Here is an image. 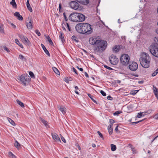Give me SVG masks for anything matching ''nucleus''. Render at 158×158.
Returning <instances> with one entry per match:
<instances>
[{"mask_svg": "<svg viewBox=\"0 0 158 158\" xmlns=\"http://www.w3.org/2000/svg\"><path fill=\"white\" fill-rule=\"evenodd\" d=\"M89 42L90 44L95 45L94 51L97 53L102 52L104 51L106 49L107 44L106 41L95 37L90 38Z\"/></svg>", "mask_w": 158, "mask_h": 158, "instance_id": "obj_1", "label": "nucleus"}, {"mask_svg": "<svg viewBox=\"0 0 158 158\" xmlns=\"http://www.w3.org/2000/svg\"><path fill=\"white\" fill-rule=\"evenodd\" d=\"M77 31L82 34H90L93 32L91 25L87 23H81L76 26Z\"/></svg>", "mask_w": 158, "mask_h": 158, "instance_id": "obj_2", "label": "nucleus"}, {"mask_svg": "<svg viewBox=\"0 0 158 158\" xmlns=\"http://www.w3.org/2000/svg\"><path fill=\"white\" fill-rule=\"evenodd\" d=\"M150 60L151 58L148 54L145 52L142 53L141 56L139 58L141 65L145 68H147L149 67Z\"/></svg>", "mask_w": 158, "mask_h": 158, "instance_id": "obj_3", "label": "nucleus"}, {"mask_svg": "<svg viewBox=\"0 0 158 158\" xmlns=\"http://www.w3.org/2000/svg\"><path fill=\"white\" fill-rule=\"evenodd\" d=\"M130 58L129 56L126 54L122 55L120 58V62L122 64L127 65L129 63Z\"/></svg>", "mask_w": 158, "mask_h": 158, "instance_id": "obj_4", "label": "nucleus"}, {"mask_svg": "<svg viewBox=\"0 0 158 158\" xmlns=\"http://www.w3.org/2000/svg\"><path fill=\"white\" fill-rule=\"evenodd\" d=\"M30 78L29 76L27 74H24L22 75L19 77V80L23 85L26 86Z\"/></svg>", "mask_w": 158, "mask_h": 158, "instance_id": "obj_5", "label": "nucleus"}, {"mask_svg": "<svg viewBox=\"0 0 158 158\" xmlns=\"http://www.w3.org/2000/svg\"><path fill=\"white\" fill-rule=\"evenodd\" d=\"M149 51L153 56L158 57V47L152 45L150 47Z\"/></svg>", "mask_w": 158, "mask_h": 158, "instance_id": "obj_6", "label": "nucleus"}, {"mask_svg": "<svg viewBox=\"0 0 158 158\" xmlns=\"http://www.w3.org/2000/svg\"><path fill=\"white\" fill-rule=\"evenodd\" d=\"M109 59L110 63L113 64H116L118 62V59L117 58L116 56L112 55L109 58Z\"/></svg>", "mask_w": 158, "mask_h": 158, "instance_id": "obj_7", "label": "nucleus"}, {"mask_svg": "<svg viewBox=\"0 0 158 158\" xmlns=\"http://www.w3.org/2000/svg\"><path fill=\"white\" fill-rule=\"evenodd\" d=\"M78 13H73L71 14L69 17V19L72 21L77 22L78 20Z\"/></svg>", "mask_w": 158, "mask_h": 158, "instance_id": "obj_8", "label": "nucleus"}, {"mask_svg": "<svg viewBox=\"0 0 158 158\" xmlns=\"http://www.w3.org/2000/svg\"><path fill=\"white\" fill-rule=\"evenodd\" d=\"M69 6L72 9L75 10L78 9L79 7L78 3L76 1H71L69 3Z\"/></svg>", "mask_w": 158, "mask_h": 158, "instance_id": "obj_9", "label": "nucleus"}, {"mask_svg": "<svg viewBox=\"0 0 158 158\" xmlns=\"http://www.w3.org/2000/svg\"><path fill=\"white\" fill-rule=\"evenodd\" d=\"M129 67L131 70L135 71L138 69V65L136 62H133L129 65Z\"/></svg>", "mask_w": 158, "mask_h": 158, "instance_id": "obj_10", "label": "nucleus"}, {"mask_svg": "<svg viewBox=\"0 0 158 158\" xmlns=\"http://www.w3.org/2000/svg\"><path fill=\"white\" fill-rule=\"evenodd\" d=\"M52 139L56 142H61L60 139L57 134L55 133H52L51 134Z\"/></svg>", "mask_w": 158, "mask_h": 158, "instance_id": "obj_11", "label": "nucleus"}, {"mask_svg": "<svg viewBox=\"0 0 158 158\" xmlns=\"http://www.w3.org/2000/svg\"><path fill=\"white\" fill-rule=\"evenodd\" d=\"M77 15V18L78 19L77 21V22H83L85 20V16L83 14L78 13Z\"/></svg>", "mask_w": 158, "mask_h": 158, "instance_id": "obj_12", "label": "nucleus"}, {"mask_svg": "<svg viewBox=\"0 0 158 158\" xmlns=\"http://www.w3.org/2000/svg\"><path fill=\"white\" fill-rule=\"evenodd\" d=\"M58 110H60L63 114H65L66 113V108L63 106H58Z\"/></svg>", "mask_w": 158, "mask_h": 158, "instance_id": "obj_13", "label": "nucleus"}, {"mask_svg": "<svg viewBox=\"0 0 158 158\" xmlns=\"http://www.w3.org/2000/svg\"><path fill=\"white\" fill-rule=\"evenodd\" d=\"M14 15L15 16L17 19L20 20H22L23 19V17L18 12H15L14 14Z\"/></svg>", "mask_w": 158, "mask_h": 158, "instance_id": "obj_14", "label": "nucleus"}, {"mask_svg": "<svg viewBox=\"0 0 158 158\" xmlns=\"http://www.w3.org/2000/svg\"><path fill=\"white\" fill-rule=\"evenodd\" d=\"M41 46L45 53L48 56H50V53L48 51L47 49L45 46L43 44H41Z\"/></svg>", "mask_w": 158, "mask_h": 158, "instance_id": "obj_15", "label": "nucleus"}, {"mask_svg": "<svg viewBox=\"0 0 158 158\" xmlns=\"http://www.w3.org/2000/svg\"><path fill=\"white\" fill-rule=\"evenodd\" d=\"M153 92L156 96V98L158 99V89L154 86H153Z\"/></svg>", "mask_w": 158, "mask_h": 158, "instance_id": "obj_16", "label": "nucleus"}, {"mask_svg": "<svg viewBox=\"0 0 158 158\" xmlns=\"http://www.w3.org/2000/svg\"><path fill=\"white\" fill-rule=\"evenodd\" d=\"M26 25L27 28L28 29H31L32 28V24L31 23V21H29L28 23H27Z\"/></svg>", "mask_w": 158, "mask_h": 158, "instance_id": "obj_17", "label": "nucleus"}, {"mask_svg": "<svg viewBox=\"0 0 158 158\" xmlns=\"http://www.w3.org/2000/svg\"><path fill=\"white\" fill-rule=\"evenodd\" d=\"M40 119L42 122L44 124V126L48 128L49 127V125L48 124V122L46 121L45 120L41 118H40Z\"/></svg>", "mask_w": 158, "mask_h": 158, "instance_id": "obj_18", "label": "nucleus"}, {"mask_svg": "<svg viewBox=\"0 0 158 158\" xmlns=\"http://www.w3.org/2000/svg\"><path fill=\"white\" fill-rule=\"evenodd\" d=\"M120 48V47L119 46H115L114 48H113V50L114 52H118Z\"/></svg>", "mask_w": 158, "mask_h": 158, "instance_id": "obj_19", "label": "nucleus"}, {"mask_svg": "<svg viewBox=\"0 0 158 158\" xmlns=\"http://www.w3.org/2000/svg\"><path fill=\"white\" fill-rule=\"evenodd\" d=\"M14 145L18 149H19L21 148V145L16 140H15V143Z\"/></svg>", "mask_w": 158, "mask_h": 158, "instance_id": "obj_20", "label": "nucleus"}, {"mask_svg": "<svg viewBox=\"0 0 158 158\" xmlns=\"http://www.w3.org/2000/svg\"><path fill=\"white\" fill-rule=\"evenodd\" d=\"M108 130L109 132V134L110 135L113 132L112 126L111 125H110L108 127Z\"/></svg>", "mask_w": 158, "mask_h": 158, "instance_id": "obj_21", "label": "nucleus"}, {"mask_svg": "<svg viewBox=\"0 0 158 158\" xmlns=\"http://www.w3.org/2000/svg\"><path fill=\"white\" fill-rule=\"evenodd\" d=\"M27 6L30 12H32V9L31 7L29 0H27Z\"/></svg>", "mask_w": 158, "mask_h": 158, "instance_id": "obj_22", "label": "nucleus"}, {"mask_svg": "<svg viewBox=\"0 0 158 158\" xmlns=\"http://www.w3.org/2000/svg\"><path fill=\"white\" fill-rule=\"evenodd\" d=\"M7 119L9 122L13 126H15V124L14 122L9 118H7Z\"/></svg>", "mask_w": 158, "mask_h": 158, "instance_id": "obj_23", "label": "nucleus"}, {"mask_svg": "<svg viewBox=\"0 0 158 158\" xmlns=\"http://www.w3.org/2000/svg\"><path fill=\"white\" fill-rule=\"evenodd\" d=\"M15 42L16 44H18L21 48H23V45L21 44L20 43V42L19 41V40L17 39H16L15 40Z\"/></svg>", "mask_w": 158, "mask_h": 158, "instance_id": "obj_24", "label": "nucleus"}, {"mask_svg": "<svg viewBox=\"0 0 158 158\" xmlns=\"http://www.w3.org/2000/svg\"><path fill=\"white\" fill-rule=\"evenodd\" d=\"M81 1L80 3L84 5H87L89 2V0H81Z\"/></svg>", "mask_w": 158, "mask_h": 158, "instance_id": "obj_25", "label": "nucleus"}, {"mask_svg": "<svg viewBox=\"0 0 158 158\" xmlns=\"http://www.w3.org/2000/svg\"><path fill=\"white\" fill-rule=\"evenodd\" d=\"M52 69L54 71V72L56 73V74L59 75H60V73L58 69L56 68L55 67H52Z\"/></svg>", "mask_w": 158, "mask_h": 158, "instance_id": "obj_26", "label": "nucleus"}, {"mask_svg": "<svg viewBox=\"0 0 158 158\" xmlns=\"http://www.w3.org/2000/svg\"><path fill=\"white\" fill-rule=\"evenodd\" d=\"M23 42L24 44L27 45H29L30 43V42L28 39L27 37L26 38H25V39L23 41Z\"/></svg>", "mask_w": 158, "mask_h": 158, "instance_id": "obj_27", "label": "nucleus"}, {"mask_svg": "<svg viewBox=\"0 0 158 158\" xmlns=\"http://www.w3.org/2000/svg\"><path fill=\"white\" fill-rule=\"evenodd\" d=\"M111 149L112 151H114L116 150V147L115 145L111 144L110 145Z\"/></svg>", "mask_w": 158, "mask_h": 158, "instance_id": "obj_28", "label": "nucleus"}, {"mask_svg": "<svg viewBox=\"0 0 158 158\" xmlns=\"http://www.w3.org/2000/svg\"><path fill=\"white\" fill-rule=\"evenodd\" d=\"M59 38L61 39V41L62 43H63L64 41V37L62 33L61 32H60V35L59 36Z\"/></svg>", "mask_w": 158, "mask_h": 158, "instance_id": "obj_29", "label": "nucleus"}, {"mask_svg": "<svg viewBox=\"0 0 158 158\" xmlns=\"http://www.w3.org/2000/svg\"><path fill=\"white\" fill-rule=\"evenodd\" d=\"M17 103L22 107H24V106L23 103L18 100H16Z\"/></svg>", "mask_w": 158, "mask_h": 158, "instance_id": "obj_30", "label": "nucleus"}, {"mask_svg": "<svg viewBox=\"0 0 158 158\" xmlns=\"http://www.w3.org/2000/svg\"><path fill=\"white\" fill-rule=\"evenodd\" d=\"M0 33H4V28L3 25L0 23Z\"/></svg>", "mask_w": 158, "mask_h": 158, "instance_id": "obj_31", "label": "nucleus"}, {"mask_svg": "<svg viewBox=\"0 0 158 158\" xmlns=\"http://www.w3.org/2000/svg\"><path fill=\"white\" fill-rule=\"evenodd\" d=\"M8 155L11 158H16V156L10 152H8Z\"/></svg>", "mask_w": 158, "mask_h": 158, "instance_id": "obj_32", "label": "nucleus"}, {"mask_svg": "<svg viewBox=\"0 0 158 158\" xmlns=\"http://www.w3.org/2000/svg\"><path fill=\"white\" fill-rule=\"evenodd\" d=\"M19 58L22 61H25L26 60V58L22 55H19Z\"/></svg>", "mask_w": 158, "mask_h": 158, "instance_id": "obj_33", "label": "nucleus"}, {"mask_svg": "<svg viewBox=\"0 0 158 158\" xmlns=\"http://www.w3.org/2000/svg\"><path fill=\"white\" fill-rule=\"evenodd\" d=\"M72 80V78L70 77H69V78L66 77V78H65L64 79V81L68 83H69V81H71Z\"/></svg>", "mask_w": 158, "mask_h": 158, "instance_id": "obj_34", "label": "nucleus"}, {"mask_svg": "<svg viewBox=\"0 0 158 158\" xmlns=\"http://www.w3.org/2000/svg\"><path fill=\"white\" fill-rule=\"evenodd\" d=\"M144 112L139 113L137 115V117L139 118H141L142 116H143L145 115V113L144 114Z\"/></svg>", "mask_w": 158, "mask_h": 158, "instance_id": "obj_35", "label": "nucleus"}, {"mask_svg": "<svg viewBox=\"0 0 158 158\" xmlns=\"http://www.w3.org/2000/svg\"><path fill=\"white\" fill-rule=\"evenodd\" d=\"M72 39L73 40H74L76 42H78V40L77 38L74 35H73L72 37Z\"/></svg>", "mask_w": 158, "mask_h": 158, "instance_id": "obj_36", "label": "nucleus"}, {"mask_svg": "<svg viewBox=\"0 0 158 158\" xmlns=\"http://www.w3.org/2000/svg\"><path fill=\"white\" fill-rule=\"evenodd\" d=\"M139 91V90H132L130 94L132 95H135Z\"/></svg>", "mask_w": 158, "mask_h": 158, "instance_id": "obj_37", "label": "nucleus"}, {"mask_svg": "<svg viewBox=\"0 0 158 158\" xmlns=\"http://www.w3.org/2000/svg\"><path fill=\"white\" fill-rule=\"evenodd\" d=\"M158 73V68L156 69L154 72L152 74V77L156 76Z\"/></svg>", "mask_w": 158, "mask_h": 158, "instance_id": "obj_38", "label": "nucleus"}, {"mask_svg": "<svg viewBox=\"0 0 158 158\" xmlns=\"http://www.w3.org/2000/svg\"><path fill=\"white\" fill-rule=\"evenodd\" d=\"M19 37H20V38L21 39L22 41V42H23V41L25 39V38H26V37L25 36H24L23 35H19Z\"/></svg>", "mask_w": 158, "mask_h": 158, "instance_id": "obj_39", "label": "nucleus"}, {"mask_svg": "<svg viewBox=\"0 0 158 158\" xmlns=\"http://www.w3.org/2000/svg\"><path fill=\"white\" fill-rule=\"evenodd\" d=\"M153 40L155 44L158 45V36L155 37L153 39Z\"/></svg>", "mask_w": 158, "mask_h": 158, "instance_id": "obj_40", "label": "nucleus"}, {"mask_svg": "<svg viewBox=\"0 0 158 158\" xmlns=\"http://www.w3.org/2000/svg\"><path fill=\"white\" fill-rule=\"evenodd\" d=\"M88 96L95 103H96V101L93 99V96L90 94H88Z\"/></svg>", "mask_w": 158, "mask_h": 158, "instance_id": "obj_41", "label": "nucleus"}, {"mask_svg": "<svg viewBox=\"0 0 158 158\" xmlns=\"http://www.w3.org/2000/svg\"><path fill=\"white\" fill-rule=\"evenodd\" d=\"M10 4L12 5L14 7L16 8V4L15 2H11Z\"/></svg>", "mask_w": 158, "mask_h": 158, "instance_id": "obj_42", "label": "nucleus"}, {"mask_svg": "<svg viewBox=\"0 0 158 158\" xmlns=\"http://www.w3.org/2000/svg\"><path fill=\"white\" fill-rule=\"evenodd\" d=\"M29 74L31 78H34L35 77L34 74L32 72L30 71L29 72Z\"/></svg>", "mask_w": 158, "mask_h": 158, "instance_id": "obj_43", "label": "nucleus"}, {"mask_svg": "<svg viewBox=\"0 0 158 158\" xmlns=\"http://www.w3.org/2000/svg\"><path fill=\"white\" fill-rule=\"evenodd\" d=\"M3 47L4 50L6 51L7 52H10L9 49L6 46H3Z\"/></svg>", "mask_w": 158, "mask_h": 158, "instance_id": "obj_44", "label": "nucleus"}, {"mask_svg": "<svg viewBox=\"0 0 158 158\" xmlns=\"http://www.w3.org/2000/svg\"><path fill=\"white\" fill-rule=\"evenodd\" d=\"M35 32L38 36H40V35L41 34L38 30H36L35 31Z\"/></svg>", "mask_w": 158, "mask_h": 158, "instance_id": "obj_45", "label": "nucleus"}, {"mask_svg": "<svg viewBox=\"0 0 158 158\" xmlns=\"http://www.w3.org/2000/svg\"><path fill=\"white\" fill-rule=\"evenodd\" d=\"M110 125H111V126H112L114 123V121L113 119H110Z\"/></svg>", "mask_w": 158, "mask_h": 158, "instance_id": "obj_46", "label": "nucleus"}, {"mask_svg": "<svg viewBox=\"0 0 158 158\" xmlns=\"http://www.w3.org/2000/svg\"><path fill=\"white\" fill-rule=\"evenodd\" d=\"M63 16L64 17L65 21H67L68 20V19L67 18V17L66 16V14L65 12L63 13Z\"/></svg>", "mask_w": 158, "mask_h": 158, "instance_id": "obj_47", "label": "nucleus"}, {"mask_svg": "<svg viewBox=\"0 0 158 158\" xmlns=\"http://www.w3.org/2000/svg\"><path fill=\"white\" fill-rule=\"evenodd\" d=\"M100 93L103 96H105L106 95V93L103 90H101Z\"/></svg>", "mask_w": 158, "mask_h": 158, "instance_id": "obj_48", "label": "nucleus"}, {"mask_svg": "<svg viewBox=\"0 0 158 158\" xmlns=\"http://www.w3.org/2000/svg\"><path fill=\"white\" fill-rule=\"evenodd\" d=\"M121 113V112L119 111H116L114 114V115H118V114H120Z\"/></svg>", "mask_w": 158, "mask_h": 158, "instance_id": "obj_49", "label": "nucleus"}, {"mask_svg": "<svg viewBox=\"0 0 158 158\" xmlns=\"http://www.w3.org/2000/svg\"><path fill=\"white\" fill-rule=\"evenodd\" d=\"M97 133L99 135L100 137H101V138H103L102 134L99 131H98Z\"/></svg>", "mask_w": 158, "mask_h": 158, "instance_id": "obj_50", "label": "nucleus"}, {"mask_svg": "<svg viewBox=\"0 0 158 158\" xmlns=\"http://www.w3.org/2000/svg\"><path fill=\"white\" fill-rule=\"evenodd\" d=\"M61 139L62 141H63L64 143H65L66 140L62 136H61Z\"/></svg>", "mask_w": 158, "mask_h": 158, "instance_id": "obj_51", "label": "nucleus"}, {"mask_svg": "<svg viewBox=\"0 0 158 158\" xmlns=\"http://www.w3.org/2000/svg\"><path fill=\"white\" fill-rule=\"evenodd\" d=\"M46 37L47 39L48 40V41H50V40H51L50 38L48 35H47V36H46Z\"/></svg>", "mask_w": 158, "mask_h": 158, "instance_id": "obj_52", "label": "nucleus"}, {"mask_svg": "<svg viewBox=\"0 0 158 158\" xmlns=\"http://www.w3.org/2000/svg\"><path fill=\"white\" fill-rule=\"evenodd\" d=\"M104 67L106 68V69H109V70H111V69H112L109 67H108V66H107V65H105L104 66Z\"/></svg>", "mask_w": 158, "mask_h": 158, "instance_id": "obj_53", "label": "nucleus"}, {"mask_svg": "<svg viewBox=\"0 0 158 158\" xmlns=\"http://www.w3.org/2000/svg\"><path fill=\"white\" fill-rule=\"evenodd\" d=\"M66 24L67 25V27L68 29L69 30V31H70V28L69 27V24H68V23H66Z\"/></svg>", "mask_w": 158, "mask_h": 158, "instance_id": "obj_54", "label": "nucleus"}, {"mask_svg": "<svg viewBox=\"0 0 158 158\" xmlns=\"http://www.w3.org/2000/svg\"><path fill=\"white\" fill-rule=\"evenodd\" d=\"M154 118L156 119H158V113L154 115Z\"/></svg>", "mask_w": 158, "mask_h": 158, "instance_id": "obj_55", "label": "nucleus"}, {"mask_svg": "<svg viewBox=\"0 0 158 158\" xmlns=\"http://www.w3.org/2000/svg\"><path fill=\"white\" fill-rule=\"evenodd\" d=\"M107 99L109 100H112V98L111 96H109L107 97Z\"/></svg>", "mask_w": 158, "mask_h": 158, "instance_id": "obj_56", "label": "nucleus"}, {"mask_svg": "<svg viewBox=\"0 0 158 158\" xmlns=\"http://www.w3.org/2000/svg\"><path fill=\"white\" fill-rule=\"evenodd\" d=\"M141 121H138V122H132V123H131V124H136L138 123L139 122H140Z\"/></svg>", "mask_w": 158, "mask_h": 158, "instance_id": "obj_57", "label": "nucleus"}, {"mask_svg": "<svg viewBox=\"0 0 158 158\" xmlns=\"http://www.w3.org/2000/svg\"><path fill=\"white\" fill-rule=\"evenodd\" d=\"M76 68L79 70L80 71H83V69L82 68H79L78 66H77Z\"/></svg>", "mask_w": 158, "mask_h": 158, "instance_id": "obj_58", "label": "nucleus"}, {"mask_svg": "<svg viewBox=\"0 0 158 158\" xmlns=\"http://www.w3.org/2000/svg\"><path fill=\"white\" fill-rule=\"evenodd\" d=\"M73 70L74 72L76 74H78V73L77 72L76 70L74 68H73Z\"/></svg>", "mask_w": 158, "mask_h": 158, "instance_id": "obj_59", "label": "nucleus"}, {"mask_svg": "<svg viewBox=\"0 0 158 158\" xmlns=\"http://www.w3.org/2000/svg\"><path fill=\"white\" fill-rule=\"evenodd\" d=\"M11 25L13 28H16V27L15 25V24H14L11 23Z\"/></svg>", "mask_w": 158, "mask_h": 158, "instance_id": "obj_60", "label": "nucleus"}, {"mask_svg": "<svg viewBox=\"0 0 158 158\" xmlns=\"http://www.w3.org/2000/svg\"><path fill=\"white\" fill-rule=\"evenodd\" d=\"M84 74H85V77H89L88 75V73L86 72H85V73H84Z\"/></svg>", "mask_w": 158, "mask_h": 158, "instance_id": "obj_61", "label": "nucleus"}, {"mask_svg": "<svg viewBox=\"0 0 158 158\" xmlns=\"http://www.w3.org/2000/svg\"><path fill=\"white\" fill-rule=\"evenodd\" d=\"M118 126H117L116 127V128H115V131H118Z\"/></svg>", "mask_w": 158, "mask_h": 158, "instance_id": "obj_62", "label": "nucleus"}, {"mask_svg": "<svg viewBox=\"0 0 158 158\" xmlns=\"http://www.w3.org/2000/svg\"><path fill=\"white\" fill-rule=\"evenodd\" d=\"M157 25H158V22L157 23ZM156 32L157 34H158V28L156 29Z\"/></svg>", "mask_w": 158, "mask_h": 158, "instance_id": "obj_63", "label": "nucleus"}, {"mask_svg": "<svg viewBox=\"0 0 158 158\" xmlns=\"http://www.w3.org/2000/svg\"><path fill=\"white\" fill-rule=\"evenodd\" d=\"M49 42L51 45H52L53 44V43L52 40H50V41H49Z\"/></svg>", "mask_w": 158, "mask_h": 158, "instance_id": "obj_64", "label": "nucleus"}]
</instances>
